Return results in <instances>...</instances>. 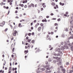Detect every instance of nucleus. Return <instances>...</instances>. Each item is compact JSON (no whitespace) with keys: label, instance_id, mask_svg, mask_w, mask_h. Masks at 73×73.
Returning <instances> with one entry per match:
<instances>
[{"label":"nucleus","instance_id":"nucleus-15","mask_svg":"<svg viewBox=\"0 0 73 73\" xmlns=\"http://www.w3.org/2000/svg\"><path fill=\"white\" fill-rule=\"evenodd\" d=\"M69 39H71V38H72L73 39V36H71L69 38Z\"/></svg>","mask_w":73,"mask_h":73},{"label":"nucleus","instance_id":"nucleus-51","mask_svg":"<svg viewBox=\"0 0 73 73\" xmlns=\"http://www.w3.org/2000/svg\"><path fill=\"white\" fill-rule=\"evenodd\" d=\"M53 48L52 47L50 49V50H53Z\"/></svg>","mask_w":73,"mask_h":73},{"label":"nucleus","instance_id":"nucleus-46","mask_svg":"<svg viewBox=\"0 0 73 73\" xmlns=\"http://www.w3.org/2000/svg\"><path fill=\"white\" fill-rule=\"evenodd\" d=\"M44 5H45V3H43L42 4V6H43Z\"/></svg>","mask_w":73,"mask_h":73},{"label":"nucleus","instance_id":"nucleus-59","mask_svg":"<svg viewBox=\"0 0 73 73\" xmlns=\"http://www.w3.org/2000/svg\"><path fill=\"white\" fill-rule=\"evenodd\" d=\"M53 13H51V14H50V15H51V16H53Z\"/></svg>","mask_w":73,"mask_h":73},{"label":"nucleus","instance_id":"nucleus-35","mask_svg":"<svg viewBox=\"0 0 73 73\" xmlns=\"http://www.w3.org/2000/svg\"><path fill=\"white\" fill-rule=\"evenodd\" d=\"M31 30H33V27H31Z\"/></svg>","mask_w":73,"mask_h":73},{"label":"nucleus","instance_id":"nucleus-16","mask_svg":"<svg viewBox=\"0 0 73 73\" xmlns=\"http://www.w3.org/2000/svg\"><path fill=\"white\" fill-rule=\"evenodd\" d=\"M31 39H28V42H31Z\"/></svg>","mask_w":73,"mask_h":73},{"label":"nucleus","instance_id":"nucleus-45","mask_svg":"<svg viewBox=\"0 0 73 73\" xmlns=\"http://www.w3.org/2000/svg\"><path fill=\"white\" fill-rule=\"evenodd\" d=\"M60 68H61V69H62L63 68V67L62 66H60Z\"/></svg>","mask_w":73,"mask_h":73},{"label":"nucleus","instance_id":"nucleus-14","mask_svg":"<svg viewBox=\"0 0 73 73\" xmlns=\"http://www.w3.org/2000/svg\"><path fill=\"white\" fill-rule=\"evenodd\" d=\"M46 70H50V67H48L46 68Z\"/></svg>","mask_w":73,"mask_h":73},{"label":"nucleus","instance_id":"nucleus-56","mask_svg":"<svg viewBox=\"0 0 73 73\" xmlns=\"http://www.w3.org/2000/svg\"><path fill=\"white\" fill-rule=\"evenodd\" d=\"M15 65H17V62H15Z\"/></svg>","mask_w":73,"mask_h":73},{"label":"nucleus","instance_id":"nucleus-41","mask_svg":"<svg viewBox=\"0 0 73 73\" xmlns=\"http://www.w3.org/2000/svg\"><path fill=\"white\" fill-rule=\"evenodd\" d=\"M52 20H56V18H53Z\"/></svg>","mask_w":73,"mask_h":73},{"label":"nucleus","instance_id":"nucleus-38","mask_svg":"<svg viewBox=\"0 0 73 73\" xmlns=\"http://www.w3.org/2000/svg\"><path fill=\"white\" fill-rule=\"evenodd\" d=\"M5 21H3V25H5Z\"/></svg>","mask_w":73,"mask_h":73},{"label":"nucleus","instance_id":"nucleus-42","mask_svg":"<svg viewBox=\"0 0 73 73\" xmlns=\"http://www.w3.org/2000/svg\"><path fill=\"white\" fill-rule=\"evenodd\" d=\"M21 7H24V5L23 4H21Z\"/></svg>","mask_w":73,"mask_h":73},{"label":"nucleus","instance_id":"nucleus-20","mask_svg":"<svg viewBox=\"0 0 73 73\" xmlns=\"http://www.w3.org/2000/svg\"><path fill=\"white\" fill-rule=\"evenodd\" d=\"M71 50H72V51H73V46H72L71 47Z\"/></svg>","mask_w":73,"mask_h":73},{"label":"nucleus","instance_id":"nucleus-52","mask_svg":"<svg viewBox=\"0 0 73 73\" xmlns=\"http://www.w3.org/2000/svg\"><path fill=\"white\" fill-rule=\"evenodd\" d=\"M11 57L12 58H13V57H14V55H13V54H12L11 55Z\"/></svg>","mask_w":73,"mask_h":73},{"label":"nucleus","instance_id":"nucleus-22","mask_svg":"<svg viewBox=\"0 0 73 73\" xmlns=\"http://www.w3.org/2000/svg\"><path fill=\"white\" fill-rule=\"evenodd\" d=\"M31 43H35V40H32L31 41Z\"/></svg>","mask_w":73,"mask_h":73},{"label":"nucleus","instance_id":"nucleus-32","mask_svg":"<svg viewBox=\"0 0 73 73\" xmlns=\"http://www.w3.org/2000/svg\"><path fill=\"white\" fill-rule=\"evenodd\" d=\"M12 38H11V40H13V38H14L13 36H12Z\"/></svg>","mask_w":73,"mask_h":73},{"label":"nucleus","instance_id":"nucleus-2","mask_svg":"<svg viewBox=\"0 0 73 73\" xmlns=\"http://www.w3.org/2000/svg\"><path fill=\"white\" fill-rule=\"evenodd\" d=\"M53 58H54V59H58V60H60L61 59V58H58V57L57 56L56 57H53Z\"/></svg>","mask_w":73,"mask_h":73},{"label":"nucleus","instance_id":"nucleus-1","mask_svg":"<svg viewBox=\"0 0 73 73\" xmlns=\"http://www.w3.org/2000/svg\"><path fill=\"white\" fill-rule=\"evenodd\" d=\"M17 33H18L17 31L16 30H15L14 31V32L13 34L14 36H16V34H17Z\"/></svg>","mask_w":73,"mask_h":73},{"label":"nucleus","instance_id":"nucleus-28","mask_svg":"<svg viewBox=\"0 0 73 73\" xmlns=\"http://www.w3.org/2000/svg\"><path fill=\"white\" fill-rule=\"evenodd\" d=\"M9 71L11 70V67H10L9 69Z\"/></svg>","mask_w":73,"mask_h":73},{"label":"nucleus","instance_id":"nucleus-10","mask_svg":"<svg viewBox=\"0 0 73 73\" xmlns=\"http://www.w3.org/2000/svg\"><path fill=\"white\" fill-rule=\"evenodd\" d=\"M24 53H25V54H26L28 53V50H25L24 51Z\"/></svg>","mask_w":73,"mask_h":73},{"label":"nucleus","instance_id":"nucleus-55","mask_svg":"<svg viewBox=\"0 0 73 73\" xmlns=\"http://www.w3.org/2000/svg\"><path fill=\"white\" fill-rule=\"evenodd\" d=\"M43 8H45L46 7V5H44L43 6Z\"/></svg>","mask_w":73,"mask_h":73},{"label":"nucleus","instance_id":"nucleus-47","mask_svg":"<svg viewBox=\"0 0 73 73\" xmlns=\"http://www.w3.org/2000/svg\"><path fill=\"white\" fill-rule=\"evenodd\" d=\"M66 31H67V32L68 31V29L67 28L66 29Z\"/></svg>","mask_w":73,"mask_h":73},{"label":"nucleus","instance_id":"nucleus-36","mask_svg":"<svg viewBox=\"0 0 73 73\" xmlns=\"http://www.w3.org/2000/svg\"><path fill=\"white\" fill-rule=\"evenodd\" d=\"M38 26L37 25H35V28H37V26Z\"/></svg>","mask_w":73,"mask_h":73},{"label":"nucleus","instance_id":"nucleus-23","mask_svg":"<svg viewBox=\"0 0 73 73\" xmlns=\"http://www.w3.org/2000/svg\"><path fill=\"white\" fill-rule=\"evenodd\" d=\"M69 64V63L68 62H67L66 63V65H68Z\"/></svg>","mask_w":73,"mask_h":73},{"label":"nucleus","instance_id":"nucleus-61","mask_svg":"<svg viewBox=\"0 0 73 73\" xmlns=\"http://www.w3.org/2000/svg\"><path fill=\"white\" fill-rule=\"evenodd\" d=\"M49 35H47L46 37L47 38H48V37H49Z\"/></svg>","mask_w":73,"mask_h":73},{"label":"nucleus","instance_id":"nucleus-31","mask_svg":"<svg viewBox=\"0 0 73 73\" xmlns=\"http://www.w3.org/2000/svg\"><path fill=\"white\" fill-rule=\"evenodd\" d=\"M64 48L62 46L61 47V50H64Z\"/></svg>","mask_w":73,"mask_h":73},{"label":"nucleus","instance_id":"nucleus-8","mask_svg":"<svg viewBox=\"0 0 73 73\" xmlns=\"http://www.w3.org/2000/svg\"><path fill=\"white\" fill-rule=\"evenodd\" d=\"M59 4L60 5H62V6H63V5H65V4L64 3H62L61 2H60L59 3Z\"/></svg>","mask_w":73,"mask_h":73},{"label":"nucleus","instance_id":"nucleus-19","mask_svg":"<svg viewBox=\"0 0 73 73\" xmlns=\"http://www.w3.org/2000/svg\"><path fill=\"white\" fill-rule=\"evenodd\" d=\"M40 25L41 26V27H43L44 26V24H43V23H41L40 24Z\"/></svg>","mask_w":73,"mask_h":73},{"label":"nucleus","instance_id":"nucleus-60","mask_svg":"<svg viewBox=\"0 0 73 73\" xmlns=\"http://www.w3.org/2000/svg\"><path fill=\"white\" fill-rule=\"evenodd\" d=\"M36 20H35L34 21V23H35L36 22Z\"/></svg>","mask_w":73,"mask_h":73},{"label":"nucleus","instance_id":"nucleus-63","mask_svg":"<svg viewBox=\"0 0 73 73\" xmlns=\"http://www.w3.org/2000/svg\"><path fill=\"white\" fill-rule=\"evenodd\" d=\"M49 16H46V18H49Z\"/></svg>","mask_w":73,"mask_h":73},{"label":"nucleus","instance_id":"nucleus-4","mask_svg":"<svg viewBox=\"0 0 73 73\" xmlns=\"http://www.w3.org/2000/svg\"><path fill=\"white\" fill-rule=\"evenodd\" d=\"M41 30V27H40L38 28V32H40Z\"/></svg>","mask_w":73,"mask_h":73},{"label":"nucleus","instance_id":"nucleus-5","mask_svg":"<svg viewBox=\"0 0 73 73\" xmlns=\"http://www.w3.org/2000/svg\"><path fill=\"white\" fill-rule=\"evenodd\" d=\"M28 40V36H27L26 37V39H24L25 42H27L28 41V40Z\"/></svg>","mask_w":73,"mask_h":73},{"label":"nucleus","instance_id":"nucleus-17","mask_svg":"<svg viewBox=\"0 0 73 73\" xmlns=\"http://www.w3.org/2000/svg\"><path fill=\"white\" fill-rule=\"evenodd\" d=\"M31 5L32 7H35V5H33V3H31Z\"/></svg>","mask_w":73,"mask_h":73},{"label":"nucleus","instance_id":"nucleus-53","mask_svg":"<svg viewBox=\"0 0 73 73\" xmlns=\"http://www.w3.org/2000/svg\"><path fill=\"white\" fill-rule=\"evenodd\" d=\"M3 72V70H0V73H2Z\"/></svg>","mask_w":73,"mask_h":73},{"label":"nucleus","instance_id":"nucleus-58","mask_svg":"<svg viewBox=\"0 0 73 73\" xmlns=\"http://www.w3.org/2000/svg\"><path fill=\"white\" fill-rule=\"evenodd\" d=\"M12 70H13V71H14V70H15V68H13Z\"/></svg>","mask_w":73,"mask_h":73},{"label":"nucleus","instance_id":"nucleus-12","mask_svg":"<svg viewBox=\"0 0 73 73\" xmlns=\"http://www.w3.org/2000/svg\"><path fill=\"white\" fill-rule=\"evenodd\" d=\"M61 62H59V63H57V64L59 66L60 65H59H59H61Z\"/></svg>","mask_w":73,"mask_h":73},{"label":"nucleus","instance_id":"nucleus-9","mask_svg":"<svg viewBox=\"0 0 73 73\" xmlns=\"http://www.w3.org/2000/svg\"><path fill=\"white\" fill-rule=\"evenodd\" d=\"M62 71L64 73L66 71H65V69H62Z\"/></svg>","mask_w":73,"mask_h":73},{"label":"nucleus","instance_id":"nucleus-7","mask_svg":"<svg viewBox=\"0 0 73 73\" xmlns=\"http://www.w3.org/2000/svg\"><path fill=\"white\" fill-rule=\"evenodd\" d=\"M51 4L52 5H53V6H55L56 5V4L54 2H52Z\"/></svg>","mask_w":73,"mask_h":73},{"label":"nucleus","instance_id":"nucleus-49","mask_svg":"<svg viewBox=\"0 0 73 73\" xmlns=\"http://www.w3.org/2000/svg\"><path fill=\"white\" fill-rule=\"evenodd\" d=\"M27 0H25V3H27Z\"/></svg>","mask_w":73,"mask_h":73},{"label":"nucleus","instance_id":"nucleus-39","mask_svg":"<svg viewBox=\"0 0 73 73\" xmlns=\"http://www.w3.org/2000/svg\"><path fill=\"white\" fill-rule=\"evenodd\" d=\"M21 25V23H20L19 25H18V26H19V27H20V26Z\"/></svg>","mask_w":73,"mask_h":73},{"label":"nucleus","instance_id":"nucleus-24","mask_svg":"<svg viewBox=\"0 0 73 73\" xmlns=\"http://www.w3.org/2000/svg\"><path fill=\"white\" fill-rule=\"evenodd\" d=\"M49 66H50V65H48L46 66V68H49Z\"/></svg>","mask_w":73,"mask_h":73},{"label":"nucleus","instance_id":"nucleus-21","mask_svg":"<svg viewBox=\"0 0 73 73\" xmlns=\"http://www.w3.org/2000/svg\"><path fill=\"white\" fill-rule=\"evenodd\" d=\"M14 50H15V48H13L12 49V52H14Z\"/></svg>","mask_w":73,"mask_h":73},{"label":"nucleus","instance_id":"nucleus-62","mask_svg":"<svg viewBox=\"0 0 73 73\" xmlns=\"http://www.w3.org/2000/svg\"><path fill=\"white\" fill-rule=\"evenodd\" d=\"M44 22H47V20L46 19L44 20Z\"/></svg>","mask_w":73,"mask_h":73},{"label":"nucleus","instance_id":"nucleus-48","mask_svg":"<svg viewBox=\"0 0 73 73\" xmlns=\"http://www.w3.org/2000/svg\"><path fill=\"white\" fill-rule=\"evenodd\" d=\"M51 35H53V34H54L53 32H51Z\"/></svg>","mask_w":73,"mask_h":73},{"label":"nucleus","instance_id":"nucleus-57","mask_svg":"<svg viewBox=\"0 0 73 73\" xmlns=\"http://www.w3.org/2000/svg\"><path fill=\"white\" fill-rule=\"evenodd\" d=\"M66 15H68V12H66Z\"/></svg>","mask_w":73,"mask_h":73},{"label":"nucleus","instance_id":"nucleus-64","mask_svg":"<svg viewBox=\"0 0 73 73\" xmlns=\"http://www.w3.org/2000/svg\"><path fill=\"white\" fill-rule=\"evenodd\" d=\"M42 70H45V68H42Z\"/></svg>","mask_w":73,"mask_h":73},{"label":"nucleus","instance_id":"nucleus-30","mask_svg":"<svg viewBox=\"0 0 73 73\" xmlns=\"http://www.w3.org/2000/svg\"><path fill=\"white\" fill-rule=\"evenodd\" d=\"M31 33H29L28 34V36H31Z\"/></svg>","mask_w":73,"mask_h":73},{"label":"nucleus","instance_id":"nucleus-44","mask_svg":"<svg viewBox=\"0 0 73 73\" xmlns=\"http://www.w3.org/2000/svg\"><path fill=\"white\" fill-rule=\"evenodd\" d=\"M11 73V70L9 71V72L8 73Z\"/></svg>","mask_w":73,"mask_h":73},{"label":"nucleus","instance_id":"nucleus-11","mask_svg":"<svg viewBox=\"0 0 73 73\" xmlns=\"http://www.w3.org/2000/svg\"><path fill=\"white\" fill-rule=\"evenodd\" d=\"M54 56H60V54L58 53L57 54H55Z\"/></svg>","mask_w":73,"mask_h":73},{"label":"nucleus","instance_id":"nucleus-25","mask_svg":"<svg viewBox=\"0 0 73 73\" xmlns=\"http://www.w3.org/2000/svg\"><path fill=\"white\" fill-rule=\"evenodd\" d=\"M45 73H49V71H48V70H46L45 71Z\"/></svg>","mask_w":73,"mask_h":73},{"label":"nucleus","instance_id":"nucleus-54","mask_svg":"<svg viewBox=\"0 0 73 73\" xmlns=\"http://www.w3.org/2000/svg\"><path fill=\"white\" fill-rule=\"evenodd\" d=\"M42 22H44V21H45V20L44 19H43L42 20Z\"/></svg>","mask_w":73,"mask_h":73},{"label":"nucleus","instance_id":"nucleus-37","mask_svg":"<svg viewBox=\"0 0 73 73\" xmlns=\"http://www.w3.org/2000/svg\"><path fill=\"white\" fill-rule=\"evenodd\" d=\"M15 19H19V17H18V16H17L15 17Z\"/></svg>","mask_w":73,"mask_h":73},{"label":"nucleus","instance_id":"nucleus-13","mask_svg":"<svg viewBox=\"0 0 73 73\" xmlns=\"http://www.w3.org/2000/svg\"><path fill=\"white\" fill-rule=\"evenodd\" d=\"M0 27H3L4 26V24H3L2 23L0 24Z\"/></svg>","mask_w":73,"mask_h":73},{"label":"nucleus","instance_id":"nucleus-27","mask_svg":"<svg viewBox=\"0 0 73 73\" xmlns=\"http://www.w3.org/2000/svg\"><path fill=\"white\" fill-rule=\"evenodd\" d=\"M60 20H61V19H60V18L58 19L57 20V21H60Z\"/></svg>","mask_w":73,"mask_h":73},{"label":"nucleus","instance_id":"nucleus-40","mask_svg":"<svg viewBox=\"0 0 73 73\" xmlns=\"http://www.w3.org/2000/svg\"><path fill=\"white\" fill-rule=\"evenodd\" d=\"M18 12V11H17L16 10L15 12V13H17Z\"/></svg>","mask_w":73,"mask_h":73},{"label":"nucleus","instance_id":"nucleus-6","mask_svg":"<svg viewBox=\"0 0 73 73\" xmlns=\"http://www.w3.org/2000/svg\"><path fill=\"white\" fill-rule=\"evenodd\" d=\"M56 50H57V51H58V53H62V52H61V51L60 50H57V49H56Z\"/></svg>","mask_w":73,"mask_h":73},{"label":"nucleus","instance_id":"nucleus-43","mask_svg":"<svg viewBox=\"0 0 73 73\" xmlns=\"http://www.w3.org/2000/svg\"><path fill=\"white\" fill-rule=\"evenodd\" d=\"M9 4L10 5H11L12 4V2H10Z\"/></svg>","mask_w":73,"mask_h":73},{"label":"nucleus","instance_id":"nucleus-50","mask_svg":"<svg viewBox=\"0 0 73 73\" xmlns=\"http://www.w3.org/2000/svg\"><path fill=\"white\" fill-rule=\"evenodd\" d=\"M36 25H40V24L39 23H37Z\"/></svg>","mask_w":73,"mask_h":73},{"label":"nucleus","instance_id":"nucleus-18","mask_svg":"<svg viewBox=\"0 0 73 73\" xmlns=\"http://www.w3.org/2000/svg\"><path fill=\"white\" fill-rule=\"evenodd\" d=\"M28 48H29H29H31V46L29 45V44H28Z\"/></svg>","mask_w":73,"mask_h":73},{"label":"nucleus","instance_id":"nucleus-33","mask_svg":"<svg viewBox=\"0 0 73 73\" xmlns=\"http://www.w3.org/2000/svg\"><path fill=\"white\" fill-rule=\"evenodd\" d=\"M40 10L41 11H43L44 10V9L42 8L40 9Z\"/></svg>","mask_w":73,"mask_h":73},{"label":"nucleus","instance_id":"nucleus-26","mask_svg":"<svg viewBox=\"0 0 73 73\" xmlns=\"http://www.w3.org/2000/svg\"><path fill=\"white\" fill-rule=\"evenodd\" d=\"M8 31V28H6L5 29V32H7Z\"/></svg>","mask_w":73,"mask_h":73},{"label":"nucleus","instance_id":"nucleus-34","mask_svg":"<svg viewBox=\"0 0 73 73\" xmlns=\"http://www.w3.org/2000/svg\"><path fill=\"white\" fill-rule=\"evenodd\" d=\"M33 36V35H35V33L34 32H33L31 34Z\"/></svg>","mask_w":73,"mask_h":73},{"label":"nucleus","instance_id":"nucleus-29","mask_svg":"<svg viewBox=\"0 0 73 73\" xmlns=\"http://www.w3.org/2000/svg\"><path fill=\"white\" fill-rule=\"evenodd\" d=\"M55 26H57V25H58V24L57 23H55L54 24Z\"/></svg>","mask_w":73,"mask_h":73},{"label":"nucleus","instance_id":"nucleus-3","mask_svg":"<svg viewBox=\"0 0 73 73\" xmlns=\"http://www.w3.org/2000/svg\"><path fill=\"white\" fill-rule=\"evenodd\" d=\"M59 61H60V60L57 59L56 61L55 60L53 61V62L54 64H55L56 63V62H59Z\"/></svg>","mask_w":73,"mask_h":73}]
</instances>
